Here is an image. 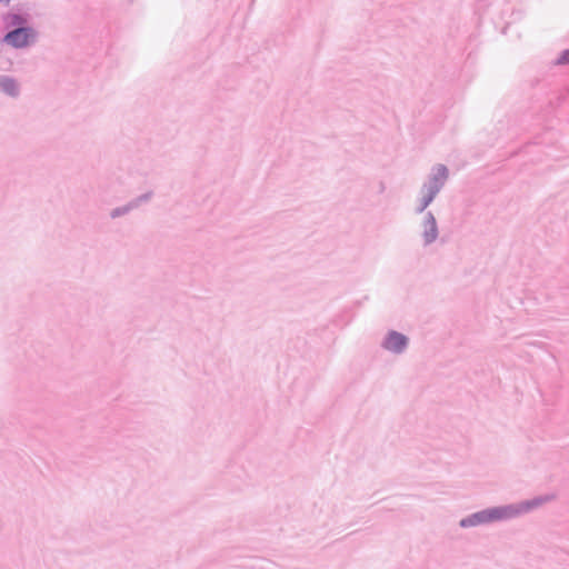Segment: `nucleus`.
I'll return each instance as SVG.
<instances>
[{
    "label": "nucleus",
    "instance_id": "nucleus-4",
    "mask_svg": "<svg viewBox=\"0 0 569 569\" xmlns=\"http://www.w3.org/2000/svg\"><path fill=\"white\" fill-rule=\"evenodd\" d=\"M486 522H489V519H488L487 511L483 510V511H480V512H477V513L472 515L468 519L462 520L461 521V526L462 527L476 526V525L486 523Z\"/></svg>",
    "mask_w": 569,
    "mask_h": 569
},
{
    "label": "nucleus",
    "instance_id": "nucleus-9",
    "mask_svg": "<svg viewBox=\"0 0 569 569\" xmlns=\"http://www.w3.org/2000/svg\"><path fill=\"white\" fill-rule=\"evenodd\" d=\"M431 199H432V197H430V198L428 199V201H426V202L423 203V206L421 207V210H422V209H425V208L428 206V203L431 201Z\"/></svg>",
    "mask_w": 569,
    "mask_h": 569
},
{
    "label": "nucleus",
    "instance_id": "nucleus-3",
    "mask_svg": "<svg viewBox=\"0 0 569 569\" xmlns=\"http://www.w3.org/2000/svg\"><path fill=\"white\" fill-rule=\"evenodd\" d=\"M407 345V338L398 332H391L385 341V348L395 352H400Z\"/></svg>",
    "mask_w": 569,
    "mask_h": 569
},
{
    "label": "nucleus",
    "instance_id": "nucleus-2",
    "mask_svg": "<svg viewBox=\"0 0 569 569\" xmlns=\"http://www.w3.org/2000/svg\"><path fill=\"white\" fill-rule=\"evenodd\" d=\"M34 38V32L30 28H17L4 37V41L14 48H22L30 43Z\"/></svg>",
    "mask_w": 569,
    "mask_h": 569
},
{
    "label": "nucleus",
    "instance_id": "nucleus-8",
    "mask_svg": "<svg viewBox=\"0 0 569 569\" xmlns=\"http://www.w3.org/2000/svg\"><path fill=\"white\" fill-rule=\"evenodd\" d=\"M12 23H13V24H21V23H23V20H22V18H21V17H19V16H13V17H12Z\"/></svg>",
    "mask_w": 569,
    "mask_h": 569
},
{
    "label": "nucleus",
    "instance_id": "nucleus-6",
    "mask_svg": "<svg viewBox=\"0 0 569 569\" xmlns=\"http://www.w3.org/2000/svg\"><path fill=\"white\" fill-rule=\"evenodd\" d=\"M0 88L9 94H16L18 92L17 84L12 79L2 78L0 79Z\"/></svg>",
    "mask_w": 569,
    "mask_h": 569
},
{
    "label": "nucleus",
    "instance_id": "nucleus-7",
    "mask_svg": "<svg viewBox=\"0 0 569 569\" xmlns=\"http://www.w3.org/2000/svg\"><path fill=\"white\" fill-rule=\"evenodd\" d=\"M558 64H569V50H566L557 60Z\"/></svg>",
    "mask_w": 569,
    "mask_h": 569
},
{
    "label": "nucleus",
    "instance_id": "nucleus-1",
    "mask_svg": "<svg viewBox=\"0 0 569 569\" xmlns=\"http://www.w3.org/2000/svg\"><path fill=\"white\" fill-rule=\"evenodd\" d=\"M540 503H541V500H532V501L522 502V503L516 505V506L491 508V509H487L486 511L488 515L489 522H492V521H497V520L516 517V516L520 515L521 512L528 511L531 508L539 506Z\"/></svg>",
    "mask_w": 569,
    "mask_h": 569
},
{
    "label": "nucleus",
    "instance_id": "nucleus-5",
    "mask_svg": "<svg viewBox=\"0 0 569 569\" xmlns=\"http://www.w3.org/2000/svg\"><path fill=\"white\" fill-rule=\"evenodd\" d=\"M426 242H431L437 237L436 221L433 217H429L426 220Z\"/></svg>",
    "mask_w": 569,
    "mask_h": 569
}]
</instances>
